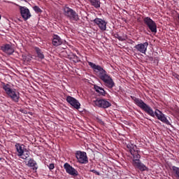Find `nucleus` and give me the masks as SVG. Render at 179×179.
<instances>
[{
    "label": "nucleus",
    "mask_w": 179,
    "mask_h": 179,
    "mask_svg": "<svg viewBox=\"0 0 179 179\" xmlns=\"http://www.w3.org/2000/svg\"><path fill=\"white\" fill-rule=\"evenodd\" d=\"M134 103L139 107L141 110L145 111L148 115H150V117H155V115L157 117V120H159V121H162V122H164V124H167L169 122V120H167V117L163 114L162 111L159 110H156L155 112L153 111V109L152 108L143 102V101L139 98L134 97L133 99Z\"/></svg>",
    "instance_id": "obj_2"
},
{
    "label": "nucleus",
    "mask_w": 179,
    "mask_h": 179,
    "mask_svg": "<svg viewBox=\"0 0 179 179\" xmlns=\"http://www.w3.org/2000/svg\"><path fill=\"white\" fill-rule=\"evenodd\" d=\"M92 104L99 108H108V107H111V103L106 99H96L92 101Z\"/></svg>",
    "instance_id": "obj_7"
},
{
    "label": "nucleus",
    "mask_w": 179,
    "mask_h": 179,
    "mask_svg": "<svg viewBox=\"0 0 179 179\" xmlns=\"http://www.w3.org/2000/svg\"><path fill=\"white\" fill-rule=\"evenodd\" d=\"M148 47H149V43L145 42L143 43L137 44L134 46L135 50L141 54H146L148 51Z\"/></svg>",
    "instance_id": "obj_12"
},
{
    "label": "nucleus",
    "mask_w": 179,
    "mask_h": 179,
    "mask_svg": "<svg viewBox=\"0 0 179 179\" xmlns=\"http://www.w3.org/2000/svg\"><path fill=\"white\" fill-rule=\"evenodd\" d=\"M88 65L93 69L96 76L102 80L106 87L113 89L115 86V83H114L111 76L101 66L97 65L92 62H88Z\"/></svg>",
    "instance_id": "obj_1"
},
{
    "label": "nucleus",
    "mask_w": 179,
    "mask_h": 179,
    "mask_svg": "<svg viewBox=\"0 0 179 179\" xmlns=\"http://www.w3.org/2000/svg\"><path fill=\"white\" fill-rule=\"evenodd\" d=\"M128 152L133 156L132 165L135 169H138L140 171H149V168L141 162V155H139V149L135 144L128 143L127 145Z\"/></svg>",
    "instance_id": "obj_3"
},
{
    "label": "nucleus",
    "mask_w": 179,
    "mask_h": 179,
    "mask_svg": "<svg viewBox=\"0 0 179 179\" xmlns=\"http://www.w3.org/2000/svg\"><path fill=\"white\" fill-rule=\"evenodd\" d=\"M66 100L69 104L72 106L74 108H76V110H79V108H80V103H79V101L73 96H67Z\"/></svg>",
    "instance_id": "obj_11"
},
{
    "label": "nucleus",
    "mask_w": 179,
    "mask_h": 179,
    "mask_svg": "<svg viewBox=\"0 0 179 179\" xmlns=\"http://www.w3.org/2000/svg\"><path fill=\"white\" fill-rule=\"evenodd\" d=\"M48 167L50 170H54V169H55V166L54 165V164H49Z\"/></svg>",
    "instance_id": "obj_27"
},
{
    "label": "nucleus",
    "mask_w": 179,
    "mask_h": 179,
    "mask_svg": "<svg viewBox=\"0 0 179 179\" xmlns=\"http://www.w3.org/2000/svg\"><path fill=\"white\" fill-rule=\"evenodd\" d=\"M171 170L177 179H179V168L177 166H172Z\"/></svg>",
    "instance_id": "obj_22"
},
{
    "label": "nucleus",
    "mask_w": 179,
    "mask_h": 179,
    "mask_svg": "<svg viewBox=\"0 0 179 179\" xmlns=\"http://www.w3.org/2000/svg\"><path fill=\"white\" fill-rule=\"evenodd\" d=\"M94 23L97 24L102 31H106V30H107V22L101 18H95L94 20Z\"/></svg>",
    "instance_id": "obj_13"
},
{
    "label": "nucleus",
    "mask_w": 179,
    "mask_h": 179,
    "mask_svg": "<svg viewBox=\"0 0 179 179\" xmlns=\"http://www.w3.org/2000/svg\"><path fill=\"white\" fill-rule=\"evenodd\" d=\"M19 9L20 15L24 19V20H28V19H30V17H31L30 10H29L27 7L19 6Z\"/></svg>",
    "instance_id": "obj_9"
},
{
    "label": "nucleus",
    "mask_w": 179,
    "mask_h": 179,
    "mask_svg": "<svg viewBox=\"0 0 179 179\" xmlns=\"http://www.w3.org/2000/svg\"><path fill=\"white\" fill-rule=\"evenodd\" d=\"M64 169L66 170V173H67V174L73 176V177H78V176H79V173L77 171V170L69 163H65L64 164Z\"/></svg>",
    "instance_id": "obj_10"
},
{
    "label": "nucleus",
    "mask_w": 179,
    "mask_h": 179,
    "mask_svg": "<svg viewBox=\"0 0 179 179\" xmlns=\"http://www.w3.org/2000/svg\"><path fill=\"white\" fill-rule=\"evenodd\" d=\"M15 148L17 150V156L19 157H22V156H23V153L26 152V149H24V145L16 143L15 145Z\"/></svg>",
    "instance_id": "obj_16"
},
{
    "label": "nucleus",
    "mask_w": 179,
    "mask_h": 179,
    "mask_svg": "<svg viewBox=\"0 0 179 179\" xmlns=\"http://www.w3.org/2000/svg\"><path fill=\"white\" fill-rule=\"evenodd\" d=\"M65 43V41H64L57 34H54L52 36V45H55V47H58L59 45H62Z\"/></svg>",
    "instance_id": "obj_15"
},
{
    "label": "nucleus",
    "mask_w": 179,
    "mask_h": 179,
    "mask_svg": "<svg viewBox=\"0 0 179 179\" xmlns=\"http://www.w3.org/2000/svg\"><path fill=\"white\" fill-rule=\"evenodd\" d=\"M27 166H28V167H31L33 170H37L38 169L37 162L31 158L28 161Z\"/></svg>",
    "instance_id": "obj_18"
},
{
    "label": "nucleus",
    "mask_w": 179,
    "mask_h": 179,
    "mask_svg": "<svg viewBox=\"0 0 179 179\" xmlns=\"http://www.w3.org/2000/svg\"><path fill=\"white\" fill-rule=\"evenodd\" d=\"M34 50L38 58H39V59H44L45 58L44 52H43V50L40 49V48H37V47H36Z\"/></svg>",
    "instance_id": "obj_19"
},
{
    "label": "nucleus",
    "mask_w": 179,
    "mask_h": 179,
    "mask_svg": "<svg viewBox=\"0 0 179 179\" xmlns=\"http://www.w3.org/2000/svg\"><path fill=\"white\" fill-rule=\"evenodd\" d=\"M0 19H1V15H0Z\"/></svg>",
    "instance_id": "obj_28"
},
{
    "label": "nucleus",
    "mask_w": 179,
    "mask_h": 179,
    "mask_svg": "<svg viewBox=\"0 0 179 179\" xmlns=\"http://www.w3.org/2000/svg\"><path fill=\"white\" fill-rule=\"evenodd\" d=\"M34 10L36 12V13H41L43 12V10L40 8V7L35 6L33 7Z\"/></svg>",
    "instance_id": "obj_24"
},
{
    "label": "nucleus",
    "mask_w": 179,
    "mask_h": 179,
    "mask_svg": "<svg viewBox=\"0 0 179 179\" xmlns=\"http://www.w3.org/2000/svg\"><path fill=\"white\" fill-rule=\"evenodd\" d=\"M115 38H117L119 41H125L127 40V35H123L122 36H120L118 34H114Z\"/></svg>",
    "instance_id": "obj_21"
},
{
    "label": "nucleus",
    "mask_w": 179,
    "mask_h": 179,
    "mask_svg": "<svg viewBox=\"0 0 179 179\" xmlns=\"http://www.w3.org/2000/svg\"><path fill=\"white\" fill-rule=\"evenodd\" d=\"M2 89L12 101H14V103H19L20 93L16 91V89H13L12 85L5 83H2Z\"/></svg>",
    "instance_id": "obj_4"
},
{
    "label": "nucleus",
    "mask_w": 179,
    "mask_h": 179,
    "mask_svg": "<svg viewBox=\"0 0 179 179\" xmlns=\"http://www.w3.org/2000/svg\"><path fill=\"white\" fill-rule=\"evenodd\" d=\"M30 157V152H29L27 149H25L24 153H23V155L21 157V159H23L24 160H26L27 157Z\"/></svg>",
    "instance_id": "obj_23"
},
{
    "label": "nucleus",
    "mask_w": 179,
    "mask_h": 179,
    "mask_svg": "<svg viewBox=\"0 0 179 179\" xmlns=\"http://www.w3.org/2000/svg\"><path fill=\"white\" fill-rule=\"evenodd\" d=\"M90 2L94 8H96V9H99L100 8L101 2L100 0H90Z\"/></svg>",
    "instance_id": "obj_20"
},
{
    "label": "nucleus",
    "mask_w": 179,
    "mask_h": 179,
    "mask_svg": "<svg viewBox=\"0 0 179 179\" xmlns=\"http://www.w3.org/2000/svg\"><path fill=\"white\" fill-rule=\"evenodd\" d=\"M73 59H76V62H80V59H79V57H78V55H76V54L73 55Z\"/></svg>",
    "instance_id": "obj_25"
},
{
    "label": "nucleus",
    "mask_w": 179,
    "mask_h": 179,
    "mask_svg": "<svg viewBox=\"0 0 179 179\" xmlns=\"http://www.w3.org/2000/svg\"><path fill=\"white\" fill-rule=\"evenodd\" d=\"M94 89L95 92H96V93H98L99 94V96H105L107 94V92H106V90H104V88H103L97 85H94Z\"/></svg>",
    "instance_id": "obj_17"
},
{
    "label": "nucleus",
    "mask_w": 179,
    "mask_h": 179,
    "mask_svg": "<svg viewBox=\"0 0 179 179\" xmlns=\"http://www.w3.org/2000/svg\"><path fill=\"white\" fill-rule=\"evenodd\" d=\"M1 51L3 52H5V54H7V55H12L15 52V49L13 48V46L10 44H5L3 45L1 47Z\"/></svg>",
    "instance_id": "obj_14"
},
{
    "label": "nucleus",
    "mask_w": 179,
    "mask_h": 179,
    "mask_svg": "<svg viewBox=\"0 0 179 179\" xmlns=\"http://www.w3.org/2000/svg\"><path fill=\"white\" fill-rule=\"evenodd\" d=\"M63 12L64 16L68 17L70 20H74V22L79 20V15H78L76 11L73 10V9L66 6L63 8Z\"/></svg>",
    "instance_id": "obj_5"
},
{
    "label": "nucleus",
    "mask_w": 179,
    "mask_h": 179,
    "mask_svg": "<svg viewBox=\"0 0 179 179\" xmlns=\"http://www.w3.org/2000/svg\"><path fill=\"white\" fill-rule=\"evenodd\" d=\"M76 157L80 164H87L89 163V158L87 154L85 152L77 151L76 153Z\"/></svg>",
    "instance_id": "obj_8"
},
{
    "label": "nucleus",
    "mask_w": 179,
    "mask_h": 179,
    "mask_svg": "<svg viewBox=\"0 0 179 179\" xmlns=\"http://www.w3.org/2000/svg\"><path fill=\"white\" fill-rule=\"evenodd\" d=\"M143 22L152 33H157V25L156 22L150 17H143Z\"/></svg>",
    "instance_id": "obj_6"
},
{
    "label": "nucleus",
    "mask_w": 179,
    "mask_h": 179,
    "mask_svg": "<svg viewBox=\"0 0 179 179\" xmlns=\"http://www.w3.org/2000/svg\"><path fill=\"white\" fill-rule=\"evenodd\" d=\"M91 173H94L96 176H100V172L94 170V169H90Z\"/></svg>",
    "instance_id": "obj_26"
}]
</instances>
